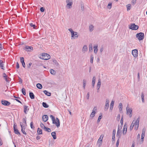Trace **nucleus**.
<instances>
[{
  "label": "nucleus",
  "instance_id": "obj_22",
  "mask_svg": "<svg viewBox=\"0 0 147 147\" xmlns=\"http://www.w3.org/2000/svg\"><path fill=\"white\" fill-rule=\"evenodd\" d=\"M3 63V61L1 60H0V67L2 69L4 70V68L3 66L4 64Z\"/></svg>",
  "mask_w": 147,
  "mask_h": 147
},
{
  "label": "nucleus",
  "instance_id": "obj_13",
  "mask_svg": "<svg viewBox=\"0 0 147 147\" xmlns=\"http://www.w3.org/2000/svg\"><path fill=\"white\" fill-rule=\"evenodd\" d=\"M104 136L102 135H101L100 137L99 138L98 140V142L99 144V147H100L102 143V140Z\"/></svg>",
  "mask_w": 147,
  "mask_h": 147
},
{
  "label": "nucleus",
  "instance_id": "obj_27",
  "mask_svg": "<svg viewBox=\"0 0 147 147\" xmlns=\"http://www.w3.org/2000/svg\"><path fill=\"white\" fill-rule=\"evenodd\" d=\"M95 81H96V78L94 76L93 77V78H92V86L93 87H94V86Z\"/></svg>",
  "mask_w": 147,
  "mask_h": 147
},
{
  "label": "nucleus",
  "instance_id": "obj_42",
  "mask_svg": "<svg viewBox=\"0 0 147 147\" xmlns=\"http://www.w3.org/2000/svg\"><path fill=\"white\" fill-rule=\"evenodd\" d=\"M121 134L117 133L116 136L118 137V139L119 140L121 136Z\"/></svg>",
  "mask_w": 147,
  "mask_h": 147
},
{
  "label": "nucleus",
  "instance_id": "obj_58",
  "mask_svg": "<svg viewBox=\"0 0 147 147\" xmlns=\"http://www.w3.org/2000/svg\"><path fill=\"white\" fill-rule=\"evenodd\" d=\"M89 96H90V93H89V92H88L87 93V96H86V98H87V99H89Z\"/></svg>",
  "mask_w": 147,
  "mask_h": 147
},
{
  "label": "nucleus",
  "instance_id": "obj_35",
  "mask_svg": "<svg viewBox=\"0 0 147 147\" xmlns=\"http://www.w3.org/2000/svg\"><path fill=\"white\" fill-rule=\"evenodd\" d=\"M26 117H25V118H23L22 119V121L23 123H24V125H26Z\"/></svg>",
  "mask_w": 147,
  "mask_h": 147
},
{
  "label": "nucleus",
  "instance_id": "obj_21",
  "mask_svg": "<svg viewBox=\"0 0 147 147\" xmlns=\"http://www.w3.org/2000/svg\"><path fill=\"white\" fill-rule=\"evenodd\" d=\"M114 101L113 100H112L111 102L110 107V110H111V111H112L113 109V106L114 105Z\"/></svg>",
  "mask_w": 147,
  "mask_h": 147
},
{
  "label": "nucleus",
  "instance_id": "obj_54",
  "mask_svg": "<svg viewBox=\"0 0 147 147\" xmlns=\"http://www.w3.org/2000/svg\"><path fill=\"white\" fill-rule=\"evenodd\" d=\"M122 106V104L121 103H120L119 105V110H120L121 109V110H122V109L121 108Z\"/></svg>",
  "mask_w": 147,
  "mask_h": 147
},
{
  "label": "nucleus",
  "instance_id": "obj_43",
  "mask_svg": "<svg viewBox=\"0 0 147 147\" xmlns=\"http://www.w3.org/2000/svg\"><path fill=\"white\" fill-rule=\"evenodd\" d=\"M93 59H94L93 55H91L90 62L91 63H93Z\"/></svg>",
  "mask_w": 147,
  "mask_h": 147
},
{
  "label": "nucleus",
  "instance_id": "obj_40",
  "mask_svg": "<svg viewBox=\"0 0 147 147\" xmlns=\"http://www.w3.org/2000/svg\"><path fill=\"white\" fill-rule=\"evenodd\" d=\"M83 87L84 89H85L86 85V80L85 79H84L83 80Z\"/></svg>",
  "mask_w": 147,
  "mask_h": 147
},
{
  "label": "nucleus",
  "instance_id": "obj_4",
  "mask_svg": "<svg viewBox=\"0 0 147 147\" xmlns=\"http://www.w3.org/2000/svg\"><path fill=\"white\" fill-rule=\"evenodd\" d=\"M136 37L139 40H142L144 38V34L143 33L141 32L138 33L136 34Z\"/></svg>",
  "mask_w": 147,
  "mask_h": 147
},
{
  "label": "nucleus",
  "instance_id": "obj_37",
  "mask_svg": "<svg viewBox=\"0 0 147 147\" xmlns=\"http://www.w3.org/2000/svg\"><path fill=\"white\" fill-rule=\"evenodd\" d=\"M50 73L53 75H55L56 74V71L53 69H51L50 70Z\"/></svg>",
  "mask_w": 147,
  "mask_h": 147
},
{
  "label": "nucleus",
  "instance_id": "obj_25",
  "mask_svg": "<svg viewBox=\"0 0 147 147\" xmlns=\"http://www.w3.org/2000/svg\"><path fill=\"white\" fill-rule=\"evenodd\" d=\"M29 96L31 99H34V95L32 92H29Z\"/></svg>",
  "mask_w": 147,
  "mask_h": 147
},
{
  "label": "nucleus",
  "instance_id": "obj_39",
  "mask_svg": "<svg viewBox=\"0 0 147 147\" xmlns=\"http://www.w3.org/2000/svg\"><path fill=\"white\" fill-rule=\"evenodd\" d=\"M89 50L90 51H92L93 50L92 45V43H90L89 44Z\"/></svg>",
  "mask_w": 147,
  "mask_h": 147
},
{
  "label": "nucleus",
  "instance_id": "obj_24",
  "mask_svg": "<svg viewBox=\"0 0 147 147\" xmlns=\"http://www.w3.org/2000/svg\"><path fill=\"white\" fill-rule=\"evenodd\" d=\"M102 113H100V115L98 117V119L97 121V123H99L100 121V119L102 118Z\"/></svg>",
  "mask_w": 147,
  "mask_h": 147
},
{
  "label": "nucleus",
  "instance_id": "obj_26",
  "mask_svg": "<svg viewBox=\"0 0 147 147\" xmlns=\"http://www.w3.org/2000/svg\"><path fill=\"white\" fill-rule=\"evenodd\" d=\"M44 93L47 96H50L51 95V93L50 92H49L47 90H44L43 91Z\"/></svg>",
  "mask_w": 147,
  "mask_h": 147
},
{
  "label": "nucleus",
  "instance_id": "obj_32",
  "mask_svg": "<svg viewBox=\"0 0 147 147\" xmlns=\"http://www.w3.org/2000/svg\"><path fill=\"white\" fill-rule=\"evenodd\" d=\"M131 5L130 4H128L126 5V7L127 8V10L128 11L131 9Z\"/></svg>",
  "mask_w": 147,
  "mask_h": 147
},
{
  "label": "nucleus",
  "instance_id": "obj_28",
  "mask_svg": "<svg viewBox=\"0 0 147 147\" xmlns=\"http://www.w3.org/2000/svg\"><path fill=\"white\" fill-rule=\"evenodd\" d=\"M98 45L94 46V52L95 53H96L98 51V49H97Z\"/></svg>",
  "mask_w": 147,
  "mask_h": 147
},
{
  "label": "nucleus",
  "instance_id": "obj_17",
  "mask_svg": "<svg viewBox=\"0 0 147 147\" xmlns=\"http://www.w3.org/2000/svg\"><path fill=\"white\" fill-rule=\"evenodd\" d=\"M20 61L22 63L23 67L25 68V64L24 61V59L23 57H21L20 58Z\"/></svg>",
  "mask_w": 147,
  "mask_h": 147
},
{
  "label": "nucleus",
  "instance_id": "obj_46",
  "mask_svg": "<svg viewBox=\"0 0 147 147\" xmlns=\"http://www.w3.org/2000/svg\"><path fill=\"white\" fill-rule=\"evenodd\" d=\"M123 116H122L121 117V119L120 121V123L121 125H123Z\"/></svg>",
  "mask_w": 147,
  "mask_h": 147
},
{
  "label": "nucleus",
  "instance_id": "obj_56",
  "mask_svg": "<svg viewBox=\"0 0 147 147\" xmlns=\"http://www.w3.org/2000/svg\"><path fill=\"white\" fill-rule=\"evenodd\" d=\"M119 140L118 139L117 141V142L116 144V147H118L119 143Z\"/></svg>",
  "mask_w": 147,
  "mask_h": 147
},
{
  "label": "nucleus",
  "instance_id": "obj_1",
  "mask_svg": "<svg viewBox=\"0 0 147 147\" xmlns=\"http://www.w3.org/2000/svg\"><path fill=\"white\" fill-rule=\"evenodd\" d=\"M50 117L51 118L53 124H55L57 127H59L60 125V121L59 119L56 118L55 119V117L53 115H51Z\"/></svg>",
  "mask_w": 147,
  "mask_h": 147
},
{
  "label": "nucleus",
  "instance_id": "obj_33",
  "mask_svg": "<svg viewBox=\"0 0 147 147\" xmlns=\"http://www.w3.org/2000/svg\"><path fill=\"white\" fill-rule=\"evenodd\" d=\"M94 29V26L92 25H91L89 27V31L90 32H92V31Z\"/></svg>",
  "mask_w": 147,
  "mask_h": 147
},
{
  "label": "nucleus",
  "instance_id": "obj_63",
  "mask_svg": "<svg viewBox=\"0 0 147 147\" xmlns=\"http://www.w3.org/2000/svg\"><path fill=\"white\" fill-rule=\"evenodd\" d=\"M41 137L39 136H38L36 137V140H40V138Z\"/></svg>",
  "mask_w": 147,
  "mask_h": 147
},
{
  "label": "nucleus",
  "instance_id": "obj_9",
  "mask_svg": "<svg viewBox=\"0 0 147 147\" xmlns=\"http://www.w3.org/2000/svg\"><path fill=\"white\" fill-rule=\"evenodd\" d=\"M20 125L21 127V131L25 135H26V133L25 131V127L24 126H23L22 122H20Z\"/></svg>",
  "mask_w": 147,
  "mask_h": 147
},
{
  "label": "nucleus",
  "instance_id": "obj_36",
  "mask_svg": "<svg viewBox=\"0 0 147 147\" xmlns=\"http://www.w3.org/2000/svg\"><path fill=\"white\" fill-rule=\"evenodd\" d=\"M141 97L142 100V102L144 103V93L143 92H142L141 94Z\"/></svg>",
  "mask_w": 147,
  "mask_h": 147
},
{
  "label": "nucleus",
  "instance_id": "obj_41",
  "mask_svg": "<svg viewBox=\"0 0 147 147\" xmlns=\"http://www.w3.org/2000/svg\"><path fill=\"white\" fill-rule=\"evenodd\" d=\"M96 113L95 111L94 110H92V112L91 113V115H90V116H92V117H94L95 115V113Z\"/></svg>",
  "mask_w": 147,
  "mask_h": 147
},
{
  "label": "nucleus",
  "instance_id": "obj_6",
  "mask_svg": "<svg viewBox=\"0 0 147 147\" xmlns=\"http://www.w3.org/2000/svg\"><path fill=\"white\" fill-rule=\"evenodd\" d=\"M139 27L138 26L136 25L134 23L131 24L129 26V28L132 30H136L138 29Z\"/></svg>",
  "mask_w": 147,
  "mask_h": 147
},
{
  "label": "nucleus",
  "instance_id": "obj_34",
  "mask_svg": "<svg viewBox=\"0 0 147 147\" xmlns=\"http://www.w3.org/2000/svg\"><path fill=\"white\" fill-rule=\"evenodd\" d=\"M109 107V104L105 103V110L107 111Z\"/></svg>",
  "mask_w": 147,
  "mask_h": 147
},
{
  "label": "nucleus",
  "instance_id": "obj_11",
  "mask_svg": "<svg viewBox=\"0 0 147 147\" xmlns=\"http://www.w3.org/2000/svg\"><path fill=\"white\" fill-rule=\"evenodd\" d=\"M24 49L27 51L31 52L33 49V48L32 47L26 46L24 47Z\"/></svg>",
  "mask_w": 147,
  "mask_h": 147
},
{
  "label": "nucleus",
  "instance_id": "obj_10",
  "mask_svg": "<svg viewBox=\"0 0 147 147\" xmlns=\"http://www.w3.org/2000/svg\"><path fill=\"white\" fill-rule=\"evenodd\" d=\"M1 102L2 105L6 106H9L11 104L10 102L5 100H2Z\"/></svg>",
  "mask_w": 147,
  "mask_h": 147
},
{
  "label": "nucleus",
  "instance_id": "obj_5",
  "mask_svg": "<svg viewBox=\"0 0 147 147\" xmlns=\"http://www.w3.org/2000/svg\"><path fill=\"white\" fill-rule=\"evenodd\" d=\"M50 58V56L48 54L45 53H42V57L41 59L45 60H47Z\"/></svg>",
  "mask_w": 147,
  "mask_h": 147
},
{
  "label": "nucleus",
  "instance_id": "obj_30",
  "mask_svg": "<svg viewBox=\"0 0 147 147\" xmlns=\"http://www.w3.org/2000/svg\"><path fill=\"white\" fill-rule=\"evenodd\" d=\"M37 133L38 134H42V130L39 128H38L37 130Z\"/></svg>",
  "mask_w": 147,
  "mask_h": 147
},
{
  "label": "nucleus",
  "instance_id": "obj_48",
  "mask_svg": "<svg viewBox=\"0 0 147 147\" xmlns=\"http://www.w3.org/2000/svg\"><path fill=\"white\" fill-rule=\"evenodd\" d=\"M33 123L32 122L30 123V126L31 127V128L32 129H34V126L33 125Z\"/></svg>",
  "mask_w": 147,
  "mask_h": 147
},
{
  "label": "nucleus",
  "instance_id": "obj_7",
  "mask_svg": "<svg viewBox=\"0 0 147 147\" xmlns=\"http://www.w3.org/2000/svg\"><path fill=\"white\" fill-rule=\"evenodd\" d=\"M127 114L129 115V117H131L132 115V109L130 108L128 106L126 108Z\"/></svg>",
  "mask_w": 147,
  "mask_h": 147
},
{
  "label": "nucleus",
  "instance_id": "obj_64",
  "mask_svg": "<svg viewBox=\"0 0 147 147\" xmlns=\"http://www.w3.org/2000/svg\"><path fill=\"white\" fill-rule=\"evenodd\" d=\"M81 8L82 11H84V7L83 5H81Z\"/></svg>",
  "mask_w": 147,
  "mask_h": 147
},
{
  "label": "nucleus",
  "instance_id": "obj_51",
  "mask_svg": "<svg viewBox=\"0 0 147 147\" xmlns=\"http://www.w3.org/2000/svg\"><path fill=\"white\" fill-rule=\"evenodd\" d=\"M3 78H4L5 80L7 82H8L9 81V80L8 79V76H6V77H3Z\"/></svg>",
  "mask_w": 147,
  "mask_h": 147
},
{
  "label": "nucleus",
  "instance_id": "obj_60",
  "mask_svg": "<svg viewBox=\"0 0 147 147\" xmlns=\"http://www.w3.org/2000/svg\"><path fill=\"white\" fill-rule=\"evenodd\" d=\"M111 5L112 4L111 3H109L108 5V6L109 9H110L111 8Z\"/></svg>",
  "mask_w": 147,
  "mask_h": 147
},
{
  "label": "nucleus",
  "instance_id": "obj_15",
  "mask_svg": "<svg viewBox=\"0 0 147 147\" xmlns=\"http://www.w3.org/2000/svg\"><path fill=\"white\" fill-rule=\"evenodd\" d=\"M66 2L68 3L67 5V7L68 8H70L71 7L72 5L73 4L72 2L70 1L69 0H67Z\"/></svg>",
  "mask_w": 147,
  "mask_h": 147
},
{
  "label": "nucleus",
  "instance_id": "obj_62",
  "mask_svg": "<svg viewBox=\"0 0 147 147\" xmlns=\"http://www.w3.org/2000/svg\"><path fill=\"white\" fill-rule=\"evenodd\" d=\"M115 132H116L115 130V129H113V135H115Z\"/></svg>",
  "mask_w": 147,
  "mask_h": 147
},
{
  "label": "nucleus",
  "instance_id": "obj_38",
  "mask_svg": "<svg viewBox=\"0 0 147 147\" xmlns=\"http://www.w3.org/2000/svg\"><path fill=\"white\" fill-rule=\"evenodd\" d=\"M44 129L45 131L49 132H51V129L49 128L46 127H45V129Z\"/></svg>",
  "mask_w": 147,
  "mask_h": 147
},
{
  "label": "nucleus",
  "instance_id": "obj_31",
  "mask_svg": "<svg viewBox=\"0 0 147 147\" xmlns=\"http://www.w3.org/2000/svg\"><path fill=\"white\" fill-rule=\"evenodd\" d=\"M36 87L39 89H41L42 88V84L40 83L37 84Z\"/></svg>",
  "mask_w": 147,
  "mask_h": 147
},
{
  "label": "nucleus",
  "instance_id": "obj_19",
  "mask_svg": "<svg viewBox=\"0 0 147 147\" xmlns=\"http://www.w3.org/2000/svg\"><path fill=\"white\" fill-rule=\"evenodd\" d=\"M88 50V47L86 45H84L82 48V51L84 53L86 51Z\"/></svg>",
  "mask_w": 147,
  "mask_h": 147
},
{
  "label": "nucleus",
  "instance_id": "obj_57",
  "mask_svg": "<svg viewBox=\"0 0 147 147\" xmlns=\"http://www.w3.org/2000/svg\"><path fill=\"white\" fill-rule=\"evenodd\" d=\"M120 115L119 114H118L117 115V119L118 121H119L120 119Z\"/></svg>",
  "mask_w": 147,
  "mask_h": 147
},
{
  "label": "nucleus",
  "instance_id": "obj_20",
  "mask_svg": "<svg viewBox=\"0 0 147 147\" xmlns=\"http://www.w3.org/2000/svg\"><path fill=\"white\" fill-rule=\"evenodd\" d=\"M42 120L45 122L47 121L48 119V117L47 115H44L42 116Z\"/></svg>",
  "mask_w": 147,
  "mask_h": 147
},
{
  "label": "nucleus",
  "instance_id": "obj_3",
  "mask_svg": "<svg viewBox=\"0 0 147 147\" xmlns=\"http://www.w3.org/2000/svg\"><path fill=\"white\" fill-rule=\"evenodd\" d=\"M68 30L71 32L72 39L78 38V33L77 32H74L71 28L69 29Z\"/></svg>",
  "mask_w": 147,
  "mask_h": 147
},
{
  "label": "nucleus",
  "instance_id": "obj_8",
  "mask_svg": "<svg viewBox=\"0 0 147 147\" xmlns=\"http://www.w3.org/2000/svg\"><path fill=\"white\" fill-rule=\"evenodd\" d=\"M17 125L16 123H14L13 125V130L14 133L20 136L21 134L19 132V130L16 128Z\"/></svg>",
  "mask_w": 147,
  "mask_h": 147
},
{
  "label": "nucleus",
  "instance_id": "obj_14",
  "mask_svg": "<svg viewBox=\"0 0 147 147\" xmlns=\"http://www.w3.org/2000/svg\"><path fill=\"white\" fill-rule=\"evenodd\" d=\"M127 125L126 123H125L123 127V134L125 135L126 134L127 131Z\"/></svg>",
  "mask_w": 147,
  "mask_h": 147
},
{
  "label": "nucleus",
  "instance_id": "obj_47",
  "mask_svg": "<svg viewBox=\"0 0 147 147\" xmlns=\"http://www.w3.org/2000/svg\"><path fill=\"white\" fill-rule=\"evenodd\" d=\"M40 126L42 128V129H45V127H46L42 123H40Z\"/></svg>",
  "mask_w": 147,
  "mask_h": 147
},
{
  "label": "nucleus",
  "instance_id": "obj_45",
  "mask_svg": "<svg viewBox=\"0 0 147 147\" xmlns=\"http://www.w3.org/2000/svg\"><path fill=\"white\" fill-rule=\"evenodd\" d=\"M22 94L24 95L26 94L25 90L24 88H22Z\"/></svg>",
  "mask_w": 147,
  "mask_h": 147
},
{
  "label": "nucleus",
  "instance_id": "obj_61",
  "mask_svg": "<svg viewBox=\"0 0 147 147\" xmlns=\"http://www.w3.org/2000/svg\"><path fill=\"white\" fill-rule=\"evenodd\" d=\"M16 68H17V69H18L19 68V63L18 62H17L16 63Z\"/></svg>",
  "mask_w": 147,
  "mask_h": 147
},
{
  "label": "nucleus",
  "instance_id": "obj_50",
  "mask_svg": "<svg viewBox=\"0 0 147 147\" xmlns=\"http://www.w3.org/2000/svg\"><path fill=\"white\" fill-rule=\"evenodd\" d=\"M45 8L43 7H41L40 8V10L41 12H44L45 11Z\"/></svg>",
  "mask_w": 147,
  "mask_h": 147
},
{
  "label": "nucleus",
  "instance_id": "obj_29",
  "mask_svg": "<svg viewBox=\"0 0 147 147\" xmlns=\"http://www.w3.org/2000/svg\"><path fill=\"white\" fill-rule=\"evenodd\" d=\"M42 106L45 108H47L49 107V106L47 104L46 102H43L42 103Z\"/></svg>",
  "mask_w": 147,
  "mask_h": 147
},
{
  "label": "nucleus",
  "instance_id": "obj_23",
  "mask_svg": "<svg viewBox=\"0 0 147 147\" xmlns=\"http://www.w3.org/2000/svg\"><path fill=\"white\" fill-rule=\"evenodd\" d=\"M51 136L54 140H55L57 138L56 133L54 131L52 132L51 133Z\"/></svg>",
  "mask_w": 147,
  "mask_h": 147
},
{
  "label": "nucleus",
  "instance_id": "obj_55",
  "mask_svg": "<svg viewBox=\"0 0 147 147\" xmlns=\"http://www.w3.org/2000/svg\"><path fill=\"white\" fill-rule=\"evenodd\" d=\"M121 130L120 129H119V127H118L117 133L121 134Z\"/></svg>",
  "mask_w": 147,
  "mask_h": 147
},
{
  "label": "nucleus",
  "instance_id": "obj_18",
  "mask_svg": "<svg viewBox=\"0 0 147 147\" xmlns=\"http://www.w3.org/2000/svg\"><path fill=\"white\" fill-rule=\"evenodd\" d=\"M53 64L55 66V67H56L57 68L59 67V65L56 60H54L53 61Z\"/></svg>",
  "mask_w": 147,
  "mask_h": 147
},
{
  "label": "nucleus",
  "instance_id": "obj_16",
  "mask_svg": "<svg viewBox=\"0 0 147 147\" xmlns=\"http://www.w3.org/2000/svg\"><path fill=\"white\" fill-rule=\"evenodd\" d=\"M24 113L26 114H27V112L29 111V109L28 108V107L27 106L24 105Z\"/></svg>",
  "mask_w": 147,
  "mask_h": 147
},
{
  "label": "nucleus",
  "instance_id": "obj_52",
  "mask_svg": "<svg viewBox=\"0 0 147 147\" xmlns=\"http://www.w3.org/2000/svg\"><path fill=\"white\" fill-rule=\"evenodd\" d=\"M32 65V63L31 62H30L27 65V67L28 68H30V66Z\"/></svg>",
  "mask_w": 147,
  "mask_h": 147
},
{
  "label": "nucleus",
  "instance_id": "obj_2",
  "mask_svg": "<svg viewBox=\"0 0 147 147\" xmlns=\"http://www.w3.org/2000/svg\"><path fill=\"white\" fill-rule=\"evenodd\" d=\"M140 117H138L136 120L134 119L132 121L131 125H133V127L135 126V129L137 130L139 127Z\"/></svg>",
  "mask_w": 147,
  "mask_h": 147
},
{
  "label": "nucleus",
  "instance_id": "obj_59",
  "mask_svg": "<svg viewBox=\"0 0 147 147\" xmlns=\"http://www.w3.org/2000/svg\"><path fill=\"white\" fill-rule=\"evenodd\" d=\"M15 100H16L18 102L21 103V104H22V102L19 100V99H15Z\"/></svg>",
  "mask_w": 147,
  "mask_h": 147
},
{
  "label": "nucleus",
  "instance_id": "obj_44",
  "mask_svg": "<svg viewBox=\"0 0 147 147\" xmlns=\"http://www.w3.org/2000/svg\"><path fill=\"white\" fill-rule=\"evenodd\" d=\"M30 26L31 27H32L34 29H36V26L35 24H33L32 23H30Z\"/></svg>",
  "mask_w": 147,
  "mask_h": 147
},
{
  "label": "nucleus",
  "instance_id": "obj_12",
  "mask_svg": "<svg viewBox=\"0 0 147 147\" xmlns=\"http://www.w3.org/2000/svg\"><path fill=\"white\" fill-rule=\"evenodd\" d=\"M132 54L133 56L135 57H136L138 56V51L137 49H134L132 51Z\"/></svg>",
  "mask_w": 147,
  "mask_h": 147
},
{
  "label": "nucleus",
  "instance_id": "obj_49",
  "mask_svg": "<svg viewBox=\"0 0 147 147\" xmlns=\"http://www.w3.org/2000/svg\"><path fill=\"white\" fill-rule=\"evenodd\" d=\"M101 84V82L100 80L99 79L98 80V82L97 84V86H100Z\"/></svg>",
  "mask_w": 147,
  "mask_h": 147
},
{
  "label": "nucleus",
  "instance_id": "obj_53",
  "mask_svg": "<svg viewBox=\"0 0 147 147\" xmlns=\"http://www.w3.org/2000/svg\"><path fill=\"white\" fill-rule=\"evenodd\" d=\"M19 78V83L20 84H22V79L20 78V77H18Z\"/></svg>",
  "mask_w": 147,
  "mask_h": 147
}]
</instances>
